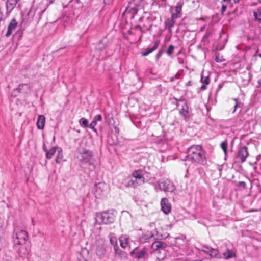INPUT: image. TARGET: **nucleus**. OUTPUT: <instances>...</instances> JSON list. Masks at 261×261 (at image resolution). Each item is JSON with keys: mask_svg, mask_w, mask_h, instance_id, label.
<instances>
[{"mask_svg": "<svg viewBox=\"0 0 261 261\" xmlns=\"http://www.w3.org/2000/svg\"><path fill=\"white\" fill-rule=\"evenodd\" d=\"M143 18L142 17H140L139 19V21H141L142 20Z\"/></svg>", "mask_w": 261, "mask_h": 261, "instance_id": "13d9d810", "label": "nucleus"}, {"mask_svg": "<svg viewBox=\"0 0 261 261\" xmlns=\"http://www.w3.org/2000/svg\"><path fill=\"white\" fill-rule=\"evenodd\" d=\"M186 161L205 166L207 161L205 153L200 145H192L187 150Z\"/></svg>", "mask_w": 261, "mask_h": 261, "instance_id": "f257e3e1", "label": "nucleus"}, {"mask_svg": "<svg viewBox=\"0 0 261 261\" xmlns=\"http://www.w3.org/2000/svg\"><path fill=\"white\" fill-rule=\"evenodd\" d=\"M46 8H43V9H41V10H38V8L35 10V12L38 11V13L39 14H42V13L44 12V11L46 10Z\"/></svg>", "mask_w": 261, "mask_h": 261, "instance_id": "49530a36", "label": "nucleus"}, {"mask_svg": "<svg viewBox=\"0 0 261 261\" xmlns=\"http://www.w3.org/2000/svg\"><path fill=\"white\" fill-rule=\"evenodd\" d=\"M14 246L24 245L28 239V233L25 230L15 229L12 234Z\"/></svg>", "mask_w": 261, "mask_h": 261, "instance_id": "39448f33", "label": "nucleus"}, {"mask_svg": "<svg viewBox=\"0 0 261 261\" xmlns=\"http://www.w3.org/2000/svg\"><path fill=\"white\" fill-rule=\"evenodd\" d=\"M231 0H223L221 2L224 5H225L227 7L230 3Z\"/></svg>", "mask_w": 261, "mask_h": 261, "instance_id": "c03bdc74", "label": "nucleus"}, {"mask_svg": "<svg viewBox=\"0 0 261 261\" xmlns=\"http://www.w3.org/2000/svg\"><path fill=\"white\" fill-rule=\"evenodd\" d=\"M45 123V117L43 115H39L37 121V126L39 129L44 128Z\"/></svg>", "mask_w": 261, "mask_h": 261, "instance_id": "aec40b11", "label": "nucleus"}, {"mask_svg": "<svg viewBox=\"0 0 261 261\" xmlns=\"http://www.w3.org/2000/svg\"><path fill=\"white\" fill-rule=\"evenodd\" d=\"M128 237L126 236H121L119 238V241L121 247L125 248L127 247L128 243Z\"/></svg>", "mask_w": 261, "mask_h": 261, "instance_id": "5701e85b", "label": "nucleus"}, {"mask_svg": "<svg viewBox=\"0 0 261 261\" xmlns=\"http://www.w3.org/2000/svg\"><path fill=\"white\" fill-rule=\"evenodd\" d=\"M253 15L255 20L261 21V11L259 9H256L253 12Z\"/></svg>", "mask_w": 261, "mask_h": 261, "instance_id": "cd10ccee", "label": "nucleus"}, {"mask_svg": "<svg viewBox=\"0 0 261 261\" xmlns=\"http://www.w3.org/2000/svg\"><path fill=\"white\" fill-rule=\"evenodd\" d=\"M215 60H216V61L217 62H219V59H218V57H216V59H215Z\"/></svg>", "mask_w": 261, "mask_h": 261, "instance_id": "4d7b16f0", "label": "nucleus"}, {"mask_svg": "<svg viewBox=\"0 0 261 261\" xmlns=\"http://www.w3.org/2000/svg\"><path fill=\"white\" fill-rule=\"evenodd\" d=\"M132 175L136 180H139L141 181V183H144V172L143 170L139 169L135 170L133 172Z\"/></svg>", "mask_w": 261, "mask_h": 261, "instance_id": "4468645a", "label": "nucleus"}, {"mask_svg": "<svg viewBox=\"0 0 261 261\" xmlns=\"http://www.w3.org/2000/svg\"><path fill=\"white\" fill-rule=\"evenodd\" d=\"M142 36L143 35H142V34L140 36V37H139V39H141V38H142Z\"/></svg>", "mask_w": 261, "mask_h": 261, "instance_id": "052dcab7", "label": "nucleus"}, {"mask_svg": "<svg viewBox=\"0 0 261 261\" xmlns=\"http://www.w3.org/2000/svg\"><path fill=\"white\" fill-rule=\"evenodd\" d=\"M129 3L139 9L143 8L145 4H147L146 0H132Z\"/></svg>", "mask_w": 261, "mask_h": 261, "instance_id": "6ab92c4d", "label": "nucleus"}, {"mask_svg": "<svg viewBox=\"0 0 261 261\" xmlns=\"http://www.w3.org/2000/svg\"><path fill=\"white\" fill-rule=\"evenodd\" d=\"M116 213L113 210H107L96 213L95 215V224L99 225L109 224L114 222Z\"/></svg>", "mask_w": 261, "mask_h": 261, "instance_id": "7ed1b4c3", "label": "nucleus"}, {"mask_svg": "<svg viewBox=\"0 0 261 261\" xmlns=\"http://www.w3.org/2000/svg\"><path fill=\"white\" fill-rule=\"evenodd\" d=\"M201 82L205 85H208L210 83V78L208 76L201 75Z\"/></svg>", "mask_w": 261, "mask_h": 261, "instance_id": "f704fd0d", "label": "nucleus"}, {"mask_svg": "<svg viewBox=\"0 0 261 261\" xmlns=\"http://www.w3.org/2000/svg\"><path fill=\"white\" fill-rule=\"evenodd\" d=\"M238 186L243 188H246V184L244 181H239L238 184Z\"/></svg>", "mask_w": 261, "mask_h": 261, "instance_id": "a19ab883", "label": "nucleus"}, {"mask_svg": "<svg viewBox=\"0 0 261 261\" xmlns=\"http://www.w3.org/2000/svg\"><path fill=\"white\" fill-rule=\"evenodd\" d=\"M103 40L100 41L99 43L97 46V49L100 50H102L105 48L106 45L105 43L103 42Z\"/></svg>", "mask_w": 261, "mask_h": 261, "instance_id": "72a5a7b5", "label": "nucleus"}, {"mask_svg": "<svg viewBox=\"0 0 261 261\" xmlns=\"http://www.w3.org/2000/svg\"><path fill=\"white\" fill-rule=\"evenodd\" d=\"M161 208L163 212L168 214L171 212V206L170 203L166 198H162L161 201Z\"/></svg>", "mask_w": 261, "mask_h": 261, "instance_id": "ddd939ff", "label": "nucleus"}, {"mask_svg": "<svg viewBox=\"0 0 261 261\" xmlns=\"http://www.w3.org/2000/svg\"><path fill=\"white\" fill-rule=\"evenodd\" d=\"M49 4H53L56 0H47Z\"/></svg>", "mask_w": 261, "mask_h": 261, "instance_id": "864d4df0", "label": "nucleus"}, {"mask_svg": "<svg viewBox=\"0 0 261 261\" xmlns=\"http://www.w3.org/2000/svg\"><path fill=\"white\" fill-rule=\"evenodd\" d=\"M174 99L176 101V106L177 107H179L180 104L179 102H182V104L181 105V109L179 110V113L182 115L185 118H188L189 117V108L187 105V103L186 101L182 100L181 98L177 99L175 97H174Z\"/></svg>", "mask_w": 261, "mask_h": 261, "instance_id": "9b49d317", "label": "nucleus"}, {"mask_svg": "<svg viewBox=\"0 0 261 261\" xmlns=\"http://www.w3.org/2000/svg\"><path fill=\"white\" fill-rule=\"evenodd\" d=\"M234 100L236 101V103L234 106V110L232 111V113H234L236 112L237 107L239 106V104L238 102V99L235 98L234 99Z\"/></svg>", "mask_w": 261, "mask_h": 261, "instance_id": "37998d69", "label": "nucleus"}, {"mask_svg": "<svg viewBox=\"0 0 261 261\" xmlns=\"http://www.w3.org/2000/svg\"><path fill=\"white\" fill-rule=\"evenodd\" d=\"M160 44L159 41H156L153 46L150 48H148L146 50V51L142 52L141 54L143 56H146L148 55L150 53L154 51L156 49V48L158 47Z\"/></svg>", "mask_w": 261, "mask_h": 261, "instance_id": "412c9836", "label": "nucleus"}, {"mask_svg": "<svg viewBox=\"0 0 261 261\" xmlns=\"http://www.w3.org/2000/svg\"><path fill=\"white\" fill-rule=\"evenodd\" d=\"M114 249L115 254L119 257V259H125L126 258V253L124 251L120 250L119 247H117V249L115 248Z\"/></svg>", "mask_w": 261, "mask_h": 261, "instance_id": "393cba45", "label": "nucleus"}, {"mask_svg": "<svg viewBox=\"0 0 261 261\" xmlns=\"http://www.w3.org/2000/svg\"><path fill=\"white\" fill-rule=\"evenodd\" d=\"M221 147L226 155L227 151V143L226 141H223L221 143Z\"/></svg>", "mask_w": 261, "mask_h": 261, "instance_id": "473e14b6", "label": "nucleus"}, {"mask_svg": "<svg viewBox=\"0 0 261 261\" xmlns=\"http://www.w3.org/2000/svg\"><path fill=\"white\" fill-rule=\"evenodd\" d=\"M174 48L175 47L173 45H170L166 51L168 55L170 56L174 52Z\"/></svg>", "mask_w": 261, "mask_h": 261, "instance_id": "e433bc0d", "label": "nucleus"}, {"mask_svg": "<svg viewBox=\"0 0 261 261\" xmlns=\"http://www.w3.org/2000/svg\"><path fill=\"white\" fill-rule=\"evenodd\" d=\"M42 5V3H40L39 4V5H40V6H41V5Z\"/></svg>", "mask_w": 261, "mask_h": 261, "instance_id": "e2e57ef3", "label": "nucleus"}, {"mask_svg": "<svg viewBox=\"0 0 261 261\" xmlns=\"http://www.w3.org/2000/svg\"><path fill=\"white\" fill-rule=\"evenodd\" d=\"M206 89V85L204 84V85H202L201 87H200V89L202 90H204Z\"/></svg>", "mask_w": 261, "mask_h": 261, "instance_id": "3c124183", "label": "nucleus"}, {"mask_svg": "<svg viewBox=\"0 0 261 261\" xmlns=\"http://www.w3.org/2000/svg\"><path fill=\"white\" fill-rule=\"evenodd\" d=\"M167 244L165 242L161 241H155L151 245V248L153 250H156L158 249H164L167 247Z\"/></svg>", "mask_w": 261, "mask_h": 261, "instance_id": "a211bd4d", "label": "nucleus"}, {"mask_svg": "<svg viewBox=\"0 0 261 261\" xmlns=\"http://www.w3.org/2000/svg\"><path fill=\"white\" fill-rule=\"evenodd\" d=\"M181 17V15H179L178 14L175 13H172L171 15V17L170 19L172 20L175 21L177 18H180Z\"/></svg>", "mask_w": 261, "mask_h": 261, "instance_id": "4c0bfd02", "label": "nucleus"}, {"mask_svg": "<svg viewBox=\"0 0 261 261\" xmlns=\"http://www.w3.org/2000/svg\"><path fill=\"white\" fill-rule=\"evenodd\" d=\"M202 251L210 255L212 258L229 259L236 256L235 252L231 249H227L226 251L222 253L223 256L221 257V254L216 249H214L206 245H202Z\"/></svg>", "mask_w": 261, "mask_h": 261, "instance_id": "f03ea898", "label": "nucleus"}, {"mask_svg": "<svg viewBox=\"0 0 261 261\" xmlns=\"http://www.w3.org/2000/svg\"><path fill=\"white\" fill-rule=\"evenodd\" d=\"M176 240H179V239H178V238H176ZM180 240L182 241H184L183 240H182L181 239H180Z\"/></svg>", "mask_w": 261, "mask_h": 261, "instance_id": "680f3d73", "label": "nucleus"}, {"mask_svg": "<svg viewBox=\"0 0 261 261\" xmlns=\"http://www.w3.org/2000/svg\"><path fill=\"white\" fill-rule=\"evenodd\" d=\"M154 238V234L151 231H147L143 233L139 238V241L141 243L149 242Z\"/></svg>", "mask_w": 261, "mask_h": 261, "instance_id": "2eb2a0df", "label": "nucleus"}, {"mask_svg": "<svg viewBox=\"0 0 261 261\" xmlns=\"http://www.w3.org/2000/svg\"><path fill=\"white\" fill-rule=\"evenodd\" d=\"M163 53V51L162 50H160L158 51V53H157V54L156 55V60H158L160 57H161V56L162 55Z\"/></svg>", "mask_w": 261, "mask_h": 261, "instance_id": "79ce46f5", "label": "nucleus"}, {"mask_svg": "<svg viewBox=\"0 0 261 261\" xmlns=\"http://www.w3.org/2000/svg\"><path fill=\"white\" fill-rule=\"evenodd\" d=\"M77 158L81 163L83 164L88 163L95 168V165L93 163V152L91 151L86 148H80L77 150Z\"/></svg>", "mask_w": 261, "mask_h": 261, "instance_id": "20e7f679", "label": "nucleus"}, {"mask_svg": "<svg viewBox=\"0 0 261 261\" xmlns=\"http://www.w3.org/2000/svg\"><path fill=\"white\" fill-rule=\"evenodd\" d=\"M57 147H51L49 150H48L46 153H45V156L48 159H50L53 158V156L55 155L56 150H57Z\"/></svg>", "mask_w": 261, "mask_h": 261, "instance_id": "a878e982", "label": "nucleus"}, {"mask_svg": "<svg viewBox=\"0 0 261 261\" xmlns=\"http://www.w3.org/2000/svg\"><path fill=\"white\" fill-rule=\"evenodd\" d=\"M43 149L44 151L45 152V153L48 150L47 149V147H46V145L45 144H44L43 145Z\"/></svg>", "mask_w": 261, "mask_h": 261, "instance_id": "603ef678", "label": "nucleus"}, {"mask_svg": "<svg viewBox=\"0 0 261 261\" xmlns=\"http://www.w3.org/2000/svg\"><path fill=\"white\" fill-rule=\"evenodd\" d=\"M105 3H107L108 4L111 3L113 0H104Z\"/></svg>", "mask_w": 261, "mask_h": 261, "instance_id": "5fc2aeb1", "label": "nucleus"}, {"mask_svg": "<svg viewBox=\"0 0 261 261\" xmlns=\"http://www.w3.org/2000/svg\"><path fill=\"white\" fill-rule=\"evenodd\" d=\"M17 25V22L15 19H13L11 22H10L8 27V30L7 31V33L6 34V36L8 37H9L11 34H12V32L13 30H14Z\"/></svg>", "mask_w": 261, "mask_h": 261, "instance_id": "dca6fc26", "label": "nucleus"}, {"mask_svg": "<svg viewBox=\"0 0 261 261\" xmlns=\"http://www.w3.org/2000/svg\"><path fill=\"white\" fill-rule=\"evenodd\" d=\"M218 169H219V170L220 171L221 170V169L220 167H218Z\"/></svg>", "mask_w": 261, "mask_h": 261, "instance_id": "bf43d9fd", "label": "nucleus"}, {"mask_svg": "<svg viewBox=\"0 0 261 261\" xmlns=\"http://www.w3.org/2000/svg\"><path fill=\"white\" fill-rule=\"evenodd\" d=\"M178 78V75L176 74L174 77L171 78V81L173 82L175 79Z\"/></svg>", "mask_w": 261, "mask_h": 261, "instance_id": "8fccbe9b", "label": "nucleus"}, {"mask_svg": "<svg viewBox=\"0 0 261 261\" xmlns=\"http://www.w3.org/2000/svg\"><path fill=\"white\" fill-rule=\"evenodd\" d=\"M137 186V182L136 180H129L128 182L126 184V186L127 187H135Z\"/></svg>", "mask_w": 261, "mask_h": 261, "instance_id": "c9c22d12", "label": "nucleus"}, {"mask_svg": "<svg viewBox=\"0 0 261 261\" xmlns=\"http://www.w3.org/2000/svg\"><path fill=\"white\" fill-rule=\"evenodd\" d=\"M130 255L137 259H145L148 256L146 248L136 247L130 252Z\"/></svg>", "mask_w": 261, "mask_h": 261, "instance_id": "6e6552de", "label": "nucleus"}, {"mask_svg": "<svg viewBox=\"0 0 261 261\" xmlns=\"http://www.w3.org/2000/svg\"><path fill=\"white\" fill-rule=\"evenodd\" d=\"M17 250L18 253L21 257V259H25L30 252V245L25 243L24 245H20L19 246H14Z\"/></svg>", "mask_w": 261, "mask_h": 261, "instance_id": "1a4fd4ad", "label": "nucleus"}, {"mask_svg": "<svg viewBox=\"0 0 261 261\" xmlns=\"http://www.w3.org/2000/svg\"><path fill=\"white\" fill-rule=\"evenodd\" d=\"M96 124H97V122L95 121H94V120H93V121L91 122V123L89 125V127L91 129H92L94 130L95 132H96V130L95 128V127L96 125Z\"/></svg>", "mask_w": 261, "mask_h": 261, "instance_id": "58836bf2", "label": "nucleus"}, {"mask_svg": "<svg viewBox=\"0 0 261 261\" xmlns=\"http://www.w3.org/2000/svg\"><path fill=\"white\" fill-rule=\"evenodd\" d=\"M110 242L111 245L113 246L114 249H117V247H118V246L117 244V239L116 237L111 236L110 237Z\"/></svg>", "mask_w": 261, "mask_h": 261, "instance_id": "c85d7f7f", "label": "nucleus"}, {"mask_svg": "<svg viewBox=\"0 0 261 261\" xmlns=\"http://www.w3.org/2000/svg\"><path fill=\"white\" fill-rule=\"evenodd\" d=\"M227 6L225 5H224L222 3V8H221V14H223L224 12L225 11Z\"/></svg>", "mask_w": 261, "mask_h": 261, "instance_id": "a18cd8bd", "label": "nucleus"}, {"mask_svg": "<svg viewBox=\"0 0 261 261\" xmlns=\"http://www.w3.org/2000/svg\"><path fill=\"white\" fill-rule=\"evenodd\" d=\"M93 120L96 122L97 121H101L102 120V116L100 114L97 115L94 117Z\"/></svg>", "mask_w": 261, "mask_h": 261, "instance_id": "ea45409f", "label": "nucleus"}, {"mask_svg": "<svg viewBox=\"0 0 261 261\" xmlns=\"http://www.w3.org/2000/svg\"><path fill=\"white\" fill-rule=\"evenodd\" d=\"M135 29L139 30L140 32H141L142 33H143L144 32L142 30V27L140 25H136L135 27Z\"/></svg>", "mask_w": 261, "mask_h": 261, "instance_id": "de8ad7c7", "label": "nucleus"}, {"mask_svg": "<svg viewBox=\"0 0 261 261\" xmlns=\"http://www.w3.org/2000/svg\"><path fill=\"white\" fill-rule=\"evenodd\" d=\"M24 87H27L28 88H29V86L28 84H21L19 85L18 87L16 88V89H14V92H22L23 89Z\"/></svg>", "mask_w": 261, "mask_h": 261, "instance_id": "2f4dec72", "label": "nucleus"}, {"mask_svg": "<svg viewBox=\"0 0 261 261\" xmlns=\"http://www.w3.org/2000/svg\"><path fill=\"white\" fill-rule=\"evenodd\" d=\"M96 253L100 258L102 257L106 254V249L103 245L98 246L96 248Z\"/></svg>", "mask_w": 261, "mask_h": 261, "instance_id": "b1692460", "label": "nucleus"}, {"mask_svg": "<svg viewBox=\"0 0 261 261\" xmlns=\"http://www.w3.org/2000/svg\"><path fill=\"white\" fill-rule=\"evenodd\" d=\"M158 185L160 189L166 193H172L176 190L175 185L168 179H162L159 181Z\"/></svg>", "mask_w": 261, "mask_h": 261, "instance_id": "0eeeda50", "label": "nucleus"}, {"mask_svg": "<svg viewBox=\"0 0 261 261\" xmlns=\"http://www.w3.org/2000/svg\"><path fill=\"white\" fill-rule=\"evenodd\" d=\"M58 154L56 158V162L57 163H60L61 162L63 159V154L62 153V149L61 148H59L58 150Z\"/></svg>", "mask_w": 261, "mask_h": 261, "instance_id": "c756f323", "label": "nucleus"}, {"mask_svg": "<svg viewBox=\"0 0 261 261\" xmlns=\"http://www.w3.org/2000/svg\"><path fill=\"white\" fill-rule=\"evenodd\" d=\"M108 186L104 182H99L95 185L93 193L97 198H101L106 196L108 192Z\"/></svg>", "mask_w": 261, "mask_h": 261, "instance_id": "423d86ee", "label": "nucleus"}, {"mask_svg": "<svg viewBox=\"0 0 261 261\" xmlns=\"http://www.w3.org/2000/svg\"><path fill=\"white\" fill-rule=\"evenodd\" d=\"M139 9L129 3L127 7L126 8L125 11L122 14L123 17H125L126 19L134 18L136 14L137 13Z\"/></svg>", "mask_w": 261, "mask_h": 261, "instance_id": "9d476101", "label": "nucleus"}, {"mask_svg": "<svg viewBox=\"0 0 261 261\" xmlns=\"http://www.w3.org/2000/svg\"><path fill=\"white\" fill-rule=\"evenodd\" d=\"M79 123L82 126L84 127H87L89 126L88 121L84 118L80 119Z\"/></svg>", "mask_w": 261, "mask_h": 261, "instance_id": "7c9ffc66", "label": "nucleus"}, {"mask_svg": "<svg viewBox=\"0 0 261 261\" xmlns=\"http://www.w3.org/2000/svg\"><path fill=\"white\" fill-rule=\"evenodd\" d=\"M183 6V3L181 2H179L177 3L176 5L174 7L175 12V13L178 14L179 15H182V7Z\"/></svg>", "mask_w": 261, "mask_h": 261, "instance_id": "bb28decb", "label": "nucleus"}, {"mask_svg": "<svg viewBox=\"0 0 261 261\" xmlns=\"http://www.w3.org/2000/svg\"><path fill=\"white\" fill-rule=\"evenodd\" d=\"M176 21L172 20L170 18L167 19L165 21V28L168 29V31L171 33H172V29Z\"/></svg>", "mask_w": 261, "mask_h": 261, "instance_id": "4be33fe9", "label": "nucleus"}, {"mask_svg": "<svg viewBox=\"0 0 261 261\" xmlns=\"http://www.w3.org/2000/svg\"><path fill=\"white\" fill-rule=\"evenodd\" d=\"M19 0H7L6 10L7 12L10 13L15 7L17 3Z\"/></svg>", "mask_w": 261, "mask_h": 261, "instance_id": "f3484780", "label": "nucleus"}, {"mask_svg": "<svg viewBox=\"0 0 261 261\" xmlns=\"http://www.w3.org/2000/svg\"><path fill=\"white\" fill-rule=\"evenodd\" d=\"M192 84H191V81H189L187 83H186V85L187 86H191Z\"/></svg>", "mask_w": 261, "mask_h": 261, "instance_id": "6e6d98bb", "label": "nucleus"}, {"mask_svg": "<svg viewBox=\"0 0 261 261\" xmlns=\"http://www.w3.org/2000/svg\"><path fill=\"white\" fill-rule=\"evenodd\" d=\"M249 153L248 152L247 148L244 146L241 147L239 149L237 158L240 159L241 163H243L246 161V159Z\"/></svg>", "mask_w": 261, "mask_h": 261, "instance_id": "f8f14e48", "label": "nucleus"}, {"mask_svg": "<svg viewBox=\"0 0 261 261\" xmlns=\"http://www.w3.org/2000/svg\"><path fill=\"white\" fill-rule=\"evenodd\" d=\"M19 93H20V92H18V91H17V92H14V90H13V91H12V95L13 96L16 97V96H17L18 95V94H19Z\"/></svg>", "mask_w": 261, "mask_h": 261, "instance_id": "09e8293b", "label": "nucleus"}]
</instances>
